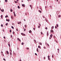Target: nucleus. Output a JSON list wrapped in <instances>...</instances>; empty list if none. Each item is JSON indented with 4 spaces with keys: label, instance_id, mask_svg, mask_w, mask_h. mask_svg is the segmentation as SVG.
Here are the masks:
<instances>
[{
    "label": "nucleus",
    "instance_id": "nucleus-1",
    "mask_svg": "<svg viewBox=\"0 0 61 61\" xmlns=\"http://www.w3.org/2000/svg\"><path fill=\"white\" fill-rule=\"evenodd\" d=\"M21 35H22V36H25V34L23 33H21Z\"/></svg>",
    "mask_w": 61,
    "mask_h": 61
},
{
    "label": "nucleus",
    "instance_id": "nucleus-2",
    "mask_svg": "<svg viewBox=\"0 0 61 61\" xmlns=\"http://www.w3.org/2000/svg\"><path fill=\"white\" fill-rule=\"evenodd\" d=\"M8 45L9 47L10 46V42H8Z\"/></svg>",
    "mask_w": 61,
    "mask_h": 61
},
{
    "label": "nucleus",
    "instance_id": "nucleus-3",
    "mask_svg": "<svg viewBox=\"0 0 61 61\" xmlns=\"http://www.w3.org/2000/svg\"><path fill=\"white\" fill-rule=\"evenodd\" d=\"M13 13L14 14V16H16V15H15V12H13Z\"/></svg>",
    "mask_w": 61,
    "mask_h": 61
},
{
    "label": "nucleus",
    "instance_id": "nucleus-4",
    "mask_svg": "<svg viewBox=\"0 0 61 61\" xmlns=\"http://www.w3.org/2000/svg\"><path fill=\"white\" fill-rule=\"evenodd\" d=\"M47 36L49 35V34H48V31H47Z\"/></svg>",
    "mask_w": 61,
    "mask_h": 61
},
{
    "label": "nucleus",
    "instance_id": "nucleus-5",
    "mask_svg": "<svg viewBox=\"0 0 61 61\" xmlns=\"http://www.w3.org/2000/svg\"><path fill=\"white\" fill-rule=\"evenodd\" d=\"M51 33H53V32H54V31L53 30H51Z\"/></svg>",
    "mask_w": 61,
    "mask_h": 61
},
{
    "label": "nucleus",
    "instance_id": "nucleus-6",
    "mask_svg": "<svg viewBox=\"0 0 61 61\" xmlns=\"http://www.w3.org/2000/svg\"><path fill=\"white\" fill-rule=\"evenodd\" d=\"M52 36H53V34H51L50 35V36L51 38H52Z\"/></svg>",
    "mask_w": 61,
    "mask_h": 61
},
{
    "label": "nucleus",
    "instance_id": "nucleus-7",
    "mask_svg": "<svg viewBox=\"0 0 61 61\" xmlns=\"http://www.w3.org/2000/svg\"><path fill=\"white\" fill-rule=\"evenodd\" d=\"M1 11L2 12H4V9H2V10H1Z\"/></svg>",
    "mask_w": 61,
    "mask_h": 61
},
{
    "label": "nucleus",
    "instance_id": "nucleus-8",
    "mask_svg": "<svg viewBox=\"0 0 61 61\" xmlns=\"http://www.w3.org/2000/svg\"><path fill=\"white\" fill-rule=\"evenodd\" d=\"M22 5V6H23V7H25V5L24 4H23Z\"/></svg>",
    "mask_w": 61,
    "mask_h": 61
},
{
    "label": "nucleus",
    "instance_id": "nucleus-9",
    "mask_svg": "<svg viewBox=\"0 0 61 61\" xmlns=\"http://www.w3.org/2000/svg\"><path fill=\"white\" fill-rule=\"evenodd\" d=\"M6 51L7 54H8H8H9V52H8V51Z\"/></svg>",
    "mask_w": 61,
    "mask_h": 61
},
{
    "label": "nucleus",
    "instance_id": "nucleus-10",
    "mask_svg": "<svg viewBox=\"0 0 61 61\" xmlns=\"http://www.w3.org/2000/svg\"><path fill=\"white\" fill-rule=\"evenodd\" d=\"M45 20L46 22H47V21H48V20H47V19L46 18H45Z\"/></svg>",
    "mask_w": 61,
    "mask_h": 61
},
{
    "label": "nucleus",
    "instance_id": "nucleus-11",
    "mask_svg": "<svg viewBox=\"0 0 61 61\" xmlns=\"http://www.w3.org/2000/svg\"><path fill=\"white\" fill-rule=\"evenodd\" d=\"M31 32H32V31H31V30H30L29 31V33H31Z\"/></svg>",
    "mask_w": 61,
    "mask_h": 61
},
{
    "label": "nucleus",
    "instance_id": "nucleus-12",
    "mask_svg": "<svg viewBox=\"0 0 61 61\" xmlns=\"http://www.w3.org/2000/svg\"><path fill=\"white\" fill-rule=\"evenodd\" d=\"M30 7H31V8H32V5H30Z\"/></svg>",
    "mask_w": 61,
    "mask_h": 61
},
{
    "label": "nucleus",
    "instance_id": "nucleus-13",
    "mask_svg": "<svg viewBox=\"0 0 61 61\" xmlns=\"http://www.w3.org/2000/svg\"><path fill=\"white\" fill-rule=\"evenodd\" d=\"M11 18L12 19H13V16H11Z\"/></svg>",
    "mask_w": 61,
    "mask_h": 61
},
{
    "label": "nucleus",
    "instance_id": "nucleus-14",
    "mask_svg": "<svg viewBox=\"0 0 61 61\" xmlns=\"http://www.w3.org/2000/svg\"><path fill=\"white\" fill-rule=\"evenodd\" d=\"M39 12H40V13H42V12L41 11L39 10Z\"/></svg>",
    "mask_w": 61,
    "mask_h": 61
},
{
    "label": "nucleus",
    "instance_id": "nucleus-15",
    "mask_svg": "<svg viewBox=\"0 0 61 61\" xmlns=\"http://www.w3.org/2000/svg\"><path fill=\"white\" fill-rule=\"evenodd\" d=\"M37 52H39V51H38V48H37Z\"/></svg>",
    "mask_w": 61,
    "mask_h": 61
},
{
    "label": "nucleus",
    "instance_id": "nucleus-16",
    "mask_svg": "<svg viewBox=\"0 0 61 61\" xmlns=\"http://www.w3.org/2000/svg\"><path fill=\"white\" fill-rule=\"evenodd\" d=\"M8 17V15H7L6 16H5V18H7V17Z\"/></svg>",
    "mask_w": 61,
    "mask_h": 61
},
{
    "label": "nucleus",
    "instance_id": "nucleus-17",
    "mask_svg": "<svg viewBox=\"0 0 61 61\" xmlns=\"http://www.w3.org/2000/svg\"><path fill=\"white\" fill-rule=\"evenodd\" d=\"M19 9H20V7H19V6H18L17 7Z\"/></svg>",
    "mask_w": 61,
    "mask_h": 61
},
{
    "label": "nucleus",
    "instance_id": "nucleus-18",
    "mask_svg": "<svg viewBox=\"0 0 61 61\" xmlns=\"http://www.w3.org/2000/svg\"><path fill=\"white\" fill-rule=\"evenodd\" d=\"M34 41L35 42V43H36V40H34Z\"/></svg>",
    "mask_w": 61,
    "mask_h": 61
},
{
    "label": "nucleus",
    "instance_id": "nucleus-19",
    "mask_svg": "<svg viewBox=\"0 0 61 61\" xmlns=\"http://www.w3.org/2000/svg\"><path fill=\"white\" fill-rule=\"evenodd\" d=\"M21 44L22 45H24V43L23 42H22Z\"/></svg>",
    "mask_w": 61,
    "mask_h": 61
},
{
    "label": "nucleus",
    "instance_id": "nucleus-20",
    "mask_svg": "<svg viewBox=\"0 0 61 61\" xmlns=\"http://www.w3.org/2000/svg\"><path fill=\"white\" fill-rule=\"evenodd\" d=\"M25 27L26 28V27L27 26L26 25H25Z\"/></svg>",
    "mask_w": 61,
    "mask_h": 61
},
{
    "label": "nucleus",
    "instance_id": "nucleus-21",
    "mask_svg": "<svg viewBox=\"0 0 61 61\" xmlns=\"http://www.w3.org/2000/svg\"><path fill=\"white\" fill-rule=\"evenodd\" d=\"M6 25H8V23H7L6 24H5Z\"/></svg>",
    "mask_w": 61,
    "mask_h": 61
},
{
    "label": "nucleus",
    "instance_id": "nucleus-22",
    "mask_svg": "<svg viewBox=\"0 0 61 61\" xmlns=\"http://www.w3.org/2000/svg\"><path fill=\"white\" fill-rule=\"evenodd\" d=\"M38 48H40V46H38Z\"/></svg>",
    "mask_w": 61,
    "mask_h": 61
},
{
    "label": "nucleus",
    "instance_id": "nucleus-23",
    "mask_svg": "<svg viewBox=\"0 0 61 61\" xmlns=\"http://www.w3.org/2000/svg\"><path fill=\"white\" fill-rule=\"evenodd\" d=\"M1 18H2H2L3 17V15H1Z\"/></svg>",
    "mask_w": 61,
    "mask_h": 61
},
{
    "label": "nucleus",
    "instance_id": "nucleus-24",
    "mask_svg": "<svg viewBox=\"0 0 61 61\" xmlns=\"http://www.w3.org/2000/svg\"><path fill=\"white\" fill-rule=\"evenodd\" d=\"M5 0V2H7V0Z\"/></svg>",
    "mask_w": 61,
    "mask_h": 61
},
{
    "label": "nucleus",
    "instance_id": "nucleus-25",
    "mask_svg": "<svg viewBox=\"0 0 61 61\" xmlns=\"http://www.w3.org/2000/svg\"><path fill=\"white\" fill-rule=\"evenodd\" d=\"M10 11L11 12L13 11V10H12L11 9H10Z\"/></svg>",
    "mask_w": 61,
    "mask_h": 61
},
{
    "label": "nucleus",
    "instance_id": "nucleus-26",
    "mask_svg": "<svg viewBox=\"0 0 61 61\" xmlns=\"http://www.w3.org/2000/svg\"><path fill=\"white\" fill-rule=\"evenodd\" d=\"M11 28H13V29H14V27L13 26H11Z\"/></svg>",
    "mask_w": 61,
    "mask_h": 61
},
{
    "label": "nucleus",
    "instance_id": "nucleus-27",
    "mask_svg": "<svg viewBox=\"0 0 61 61\" xmlns=\"http://www.w3.org/2000/svg\"><path fill=\"white\" fill-rule=\"evenodd\" d=\"M48 58H49L50 57V56H48Z\"/></svg>",
    "mask_w": 61,
    "mask_h": 61
},
{
    "label": "nucleus",
    "instance_id": "nucleus-28",
    "mask_svg": "<svg viewBox=\"0 0 61 61\" xmlns=\"http://www.w3.org/2000/svg\"><path fill=\"white\" fill-rule=\"evenodd\" d=\"M56 25L57 26V27H58V24H56Z\"/></svg>",
    "mask_w": 61,
    "mask_h": 61
},
{
    "label": "nucleus",
    "instance_id": "nucleus-29",
    "mask_svg": "<svg viewBox=\"0 0 61 61\" xmlns=\"http://www.w3.org/2000/svg\"><path fill=\"white\" fill-rule=\"evenodd\" d=\"M51 28L53 29V28H54V26H52L51 27Z\"/></svg>",
    "mask_w": 61,
    "mask_h": 61
},
{
    "label": "nucleus",
    "instance_id": "nucleus-30",
    "mask_svg": "<svg viewBox=\"0 0 61 61\" xmlns=\"http://www.w3.org/2000/svg\"><path fill=\"white\" fill-rule=\"evenodd\" d=\"M3 60H4V61H6V60H5V58L3 59Z\"/></svg>",
    "mask_w": 61,
    "mask_h": 61
},
{
    "label": "nucleus",
    "instance_id": "nucleus-31",
    "mask_svg": "<svg viewBox=\"0 0 61 61\" xmlns=\"http://www.w3.org/2000/svg\"><path fill=\"white\" fill-rule=\"evenodd\" d=\"M1 27H3V25H1Z\"/></svg>",
    "mask_w": 61,
    "mask_h": 61
},
{
    "label": "nucleus",
    "instance_id": "nucleus-32",
    "mask_svg": "<svg viewBox=\"0 0 61 61\" xmlns=\"http://www.w3.org/2000/svg\"><path fill=\"white\" fill-rule=\"evenodd\" d=\"M12 31L11 30H10V33H11V31Z\"/></svg>",
    "mask_w": 61,
    "mask_h": 61
},
{
    "label": "nucleus",
    "instance_id": "nucleus-33",
    "mask_svg": "<svg viewBox=\"0 0 61 61\" xmlns=\"http://www.w3.org/2000/svg\"><path fill=\"white\" fill-rule=\"evenodd\" d=\"M25 30H26L25 29H24V31H25Z\"/></svg>",
    "mask_w": 61,
    "mask_h": 61
},
{
    "label": "nucleus",
    "instance_id": "nucleus-34",
    "mask_svg": "<svg viewBox=\"0 0 61 61\" xmlns=\"http://www.w3.org/2000/svg\"><path fill=\"white\" fill-rule=\"evenodd\" d=\"M3 38L4 39H5V36H4L3 37Z\"/></svg>",
    "mask_w": 61,
    "mask_h": 61
},
{
    "label": "nucleus",
    "instance_id": "nucleus-35",
    "mask_svg": "<svg viewBox=\"0 0 61 61\" xmlns=\"http://www.w3.org/2000/svg\"><path fill=\"white\" fill-rule=\"evenodd\" d=\"M35 55H36L37 56V54H36V53H35Z\"/></svg>",
    "mask_w": 61,
    "mask_h": 61
},
{
    "label": "nucleus",
    "instance_id": "nucleus-36",
    "mask_svg": "<svg viewBox=\"0 0 61 61\" xmlns=\"http://www.w3.org/2000/svg\"><path fill=\"white\" fill-rule=\"evenodd\" d=\"M46 29H47V28L46 27L45 28Z\"/></svg>",
    "mask_w": 61,
    "mask_h": 61
},
{
    "label": "nucleus",
    "instance_id": "nucleus-37",
    "mask_svg": "<svg viewBox=\"0 0 61 61\" xmlns=\"http://www.w3.org/2000/svg\"><path fill=\"white\" fill-rule=\"evenodd\" d=\"M15 3H17V1H15Z\"/></svg>",
    "mask_w": 61,
    "mask_h": 61
},
{
    "label": "nucleus",
    "instance_id": "nucleus-38",
    "mask_svg": "<svg viewBox=\"0 0 61 61\" xmlns=\"http://www.w3.org/2000/svg\"><path fill=\"white\" fill-rule=\"evenodd\" d=\"M10 55H12V53L11 52H10Z\"/></svg>",
    "mask_w": 61,
    "mask_h": 61
},
{
    "label": "nucleus",
    "instance_id": "nucleus-39",
    "mask_svg": "<svg viewBox=\"0 0 61 61\" xmlns=\"http://www.w3.org/2000/svg\"><path fill=\"white\" fill-rule=\"evenodd\" d=\"M10 51L11 52H12V50L11 49L10 50Z\"/></svg>",
    "mask_w": 61,
    "mask_h": 61
},
{
    "label": "nucleus",
    "instance_id": "nucleus-40",
    "mask_svg": "<svg viewBox=\"0 0 61 61\" xmlns=\"http://www.w3.org/2000/svg\"><path fill=\"white\" fill-rule=\"evenodd\" d=\"M47 45L48 46H49V44H47Z\"/></svg>",
    "mask_w": 61,
    "mask_h": 61
},
{
    "label": "nucleus",
    "instance_id": "nucleus-41",
    "mask_svg": "<svg viewBox=\"0 0 61 61\" xmlns=\"http://www.w3.org/2000/svg\"><path fill=\"white\" fill-rule=\"evenodd\" d=\"M26 49L28 50V49H29V48H26Z\"/></svg>",
    "mask_w": 61,
    "mask_h": 61
},
{
    "label": "nucleus",
    "instance_id": "nucleus-42",
    "mask_svg": "<svg viewBox=\"0 0 61 61\" xmlns=\"http://www.w3.org/2000/svg\"><path fill=\"white\" fill-rule=\"evenodd\" d=\"M59 17H61V15H59Z\"/></svg>",
    "mask_w": 61,
    "mask_h": 61
},
{
    "label": "nucleus",
    "instance_id": "nucleus-43",
    "mask_svg": "<svg viewBox=\"0 0 61 61\" xmlns=\"http://www.w3.org/2000/svg\"><path fill=\"white\" fill-rule=\"evenodd\" d=\"M10 21V20H9V19L8 20V22H9Z\"/></svg>",
    "mask_w": 61,
    "mask_h": 61
},
{
    "label": "nucleus",
    "instance_id": "nucleus-44",
    "mask_svg": "<svg viewBox=\"0 0 61 61\" xmlns=\"http://www.w3.org/2000/svg\"><path fill=\"white\" fill-rule=\"evenodd\" d=\"M48 60H50V58H48Z\"/></svg>",
    "mask_w": 61,
    "mask_h": 61
},
{
    "label": "nucleus",
    "instance_id": "nucleus-45",
    "mask_svg": "<svg viewBox=\"0 0 61 61\" xmlns=\"http://www.w3.org/2000/svg\"><path fill=\"white\" fill-rule=\"evenodd\" d=\"M40 26H38V28H40Z\"/></svg>",
    "mask_w": 61,
    "mask_h": 61
},
{
    "label": "nucleus",
    "instance_id": "nucleus-46",
    "mask_svg": "<svg viewBox=\"0 0 61 61\" xmlns=\"http://www.w3.org/2000/svg\"><path fill=\"white\" fill-rule=\"evenodd\" d=\"M41 34H42V35H43V33H42V32H41Z\"/></svg>",
    "mask_w": 61,
    "mask_h": 61
},
{
    "label": "nucleus",
    "instance_id": "nucleus-47",
    "mask_svg": "<svg viewBox=\"0 0 61 61\" xmlns=\"http://www.w3.org/2000/svg\"><path fill=\"white\" fill-rule=\"evenodd\" d=\"M53 57H54V56L52 55V58H53Z\"/></svg>",
    "mask_w": 61,
    "mask_h": 61
},
{
    "label": "nucleus",
    "instance_id": "nucleus-48",
    "mask_svg": "<svg viewBox=\"0 0 61 61\" xmlns=\"http://www.w3.org/2000/svg\"><path fill=\"white\" fill-rule=\"evenodd\" d=\"M13 34H15V32H13Z\"/></svg>",
    "mask_w": 61,
    "mask_h": 61
},
{
    "label": "nucleus",
    "instance_id": "nucleus-49",
    "mask_svg": "<svg viewBox=\"0 0 61 61\" xmlns=\"http://www.w3.org/2000/svg\"><path fill=\"white\" fill-rule=\"evenodd\" d=\"M57 50L58 51H59V49H57Z\"/></svg>",
    "mask_w": 61,
    "mask_h": 61
},
{
    "label": "nucleus",
    "instance_id": "nucleus-50",
    "mask_svg": "<svg viewBox=\"0 0 61 61\" xmlns=\"http://www.w3.org/2000/svg\"><path fill=\"white\" fill-rule=\"evenodd\" d=\"M17 39H18V40H19V39L18 38Z\"/></svg>",
    "mask_w": 61,
    "mask_h": 61
},
{
    "label": "nucleus",
    "instance_id": "nucleus-51",
    "mask_svg": "<svg viewBox=\"0 0 61 61\" xmlns=\"http://www.w3.org/2000/svg\"><path fill=\"white\" fill-rule=\"evenodd\" d=\"M39 25H40V26H41V24L39 23Z\"/></svg>",
    "mask_w": 61,
    "mask_h": 61
},
{
    "label": "nucleus",
    "instance_id": "nucleus-52",
    "mask_svg": "<svg viewBox=\"0 0 61 61\" xmlns=\"http://www.w3.org/2000/svg\"><path fill=\"white\" fill-rule=\"evenodd\" d=\"M44 49H46V47H44Z\"/></svg>",
    "mask_w": 61,
    "mask_h": 61
},
{
    "label": "nucleus",
    "instance_id": "nucleus-53",
    "mask_svg": "<svg viewBox=\"0 0 61 61\" xmlns=\"http://www.w3.org/2000/svg\"><path fill=\"white\" fill-rule=\"evenodd\" d=\"M55 28H57V27H56V26H55Z\"/></svg>",
    "mask_w": 61,
    "mask_h": 61
},
{
    "label": "nucleus",
    "instance_id": "nucleus-54",
    "mask_svg": "<svg viewBox=\"0 0 61 61\" xmlns=\"http://www.w3.org/2000/svg\"><path fill=\"white\" fill-rule=\"evenodd\" d=\"M10 36H11V37H12V35H11Z\"/></svg>",
    "mask_w": 61,
    "mask_h": 61
},
{
    "label": "nucleus",
    "instance_id": "nucleus-55",
    "mask_svg": "<svg viewBox=\"0 0 61 61\" xmlns=\"http://www.w3.org/2000/svg\"><path fill=\"white\" fill-rule=\"evenodd\" d=\"M43 18H45V17H44V16H43Z\"/></svg>",
    "mask_w": 61,
    "mask_h": 61
},
{
    "label": "nucleus",
    "instance_id": "nucleus-56",
    "mask_svg": "<svg viewBox=\"0 0 61 61\" xmlns=\"http://www.w3.org/2000/svg\"><path fill=\"white\" fill-rule=\"evenodd\" d=\"M6 21H8V20L7 19H6Z\"/></svg>",
    "mask_w": 61,
    "mask_h": 61
},
{
    "label": "nucleus",
    "instance_id": "nucleus-57",
    "mask_svg": "<svg viewBox=\"0 0 61 61\" xmlns=\"http://www.w3.org/2000/svg\"><path fill=\"white\" fill-rule=\"evenodd\" d=\"M19 41H20V42H21V40H20V39L19 40Z\"/></svg>",
    "mask_w": 61,
    "mask_h": 61
},
{
    "label": "nucleus",
    "instance_id": "nucleus-58",
    "mask_svg": "<svg viewBox=\"0 0 61 61\" xmlns=\"http://www.w3.org/2000/svg\"><path fill=\"white\" fill-rule=\"evenodd\" d=\"M40 44L41 45H42V43H40Z\"/></svg>",
    "mask_w": 61,
    "mask_h": 61
},
{
    "label": "nucleus",
    "instance_id": "nucleus-59",
    "mask_svg": "<svg viewBox=\"0 0 61 61\" xmlns=\"http://www.w3.org/2000/svg\"><path fill=\"white\" fill-rule=\"evenodd\" d=\"M44 59H46V58H45V57H44Z\"/></svg>",
    "mask_w": 61,
    "mask_h": 61
},
{
    "label": "nucleus",
    "instance_id": "nucleus-60",
    "mask_svg": "<svg viewBox=\"0 0 61 61\" xmlns=\"http://www.w3.org/2000/svg\"><path fill=\"white\" fill-rule=\"evenodd\" d=\"M33 29H34V30H35V28H33Z\"/></svg>",
    "mask_w": 61,
    "mask_h": 61
},
{
    "label": "nucleus",
    "instance_id": "nucleus-61",
    "mask_svg": "<svg viewBox=\"0 0 61 61\" xmlns=\"http://www.w3.org/2000/svg\"><path fill=\"white\" fill-rule=\"evenodd\" d=\"M24 21H25V19H24Z\"/></svg>",
    "mask_w": 61,
    "mask_h": 61
},
{
    "label": "nucleus",
    "instance_id": "nucleus-62",
    "mask_svg": "<svg viewBox=\"0 0 61 61\" xmlns=\"http://www.w3.org/2000/svg\"><path fill=\"white\" fill-rule=\"evenodd\" d=\"M20 61H21V60L20 59Z\"/></svg>",
    "mask_w": 61,
    "mask_h": 61
},
{
    "label": "nucleus",
    "instance_id": "nucleus-63",
    "mask_svg": "<svg viewBox=\"0 0 61 61\" xmlns=\"http://www.w3.org/2000/svg\"><path fill=\"white\" fill-rule=\"evenodd\" d=\"M19 23H20V24H21V22H19Z\"/></svg>",
    "mask_w": 61,
    "mask_h": 61
},
{
    "label": "nucleus",
    "instance_id": "nucleus-64",
    "mask_svg": "<svg viewBox=\"0 0 61 61\" xmlns=\"http://www.w3.org/2000/svg\"><path fill=\"white\" fill-rule=\"evenodd\" d=\"M21 2H23V0H21Z\"/></svg>",
    "mask_w": 61,
    "mask_h": 61
}]
</instances>
